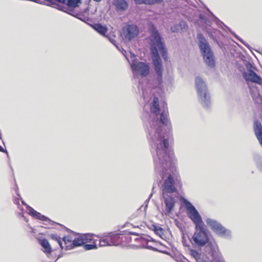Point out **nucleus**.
Segmentation results:
<instances>
[{
    "label": "nucleus",
    "instance_id": "6ab92c4d",
    "mask_svg": "<svg viewBox=\"0 0 262 262\" xmlns=\"http://www.w3.org/2000/svg\"><path fill=\"white\" fill-rule=\"evenodd\" d=\"M93 29L103 36H105L108 31L106 25H103L100 23H96L93 26Z\"/></svg>",
    "mask_w": 262,
    "mask_h": 262
},
{
    "label": "nucleus",
    "instance_id": "37998d69",
    "mask_svg": "<svg viewBox=\"0 0 262 262\" xmlns=\"http://www.w3.org/2000/svg\"><path fill=\"white\" fill-rule=\"evenodd\" d=\"M32 2H35L37 3H38V4H41L42 3V2L41 0H34V1H32Z\"/></svg>",
    "mask_w": 262,
    "mask_h": 262
},
{
    "label": "nucleus",
    "instance_id": "3c124183",
    "mask_svg": "<svg viewBox=\"0 0 262 262\" xmlns=\"http://www.w3.org/2000/svg\"><path fill=\"white\" fill-rule=\"evenodd\" d=\"M259 169L262 172V164L260 165V166L259 167Z\"/></svg>",
    "mask_w": 262,
    "mask_h": 262
},
{
    "label": "nucleus",
    "instance_id": "7c9ffc66",
    "mask_svg": "<svg viewBox=\"0 0 262 262\" xmlns=\"http://www.w3.org/2000/svg\"><path fill=\"white\" fill-rule=\"evenodd\" d=\"M135 240L139 241L142 243H143L144 242L145 243H147V242H148L149 241H153V242L154 241V239L152 238L150 236H148L147 238H146V239H144V238L141 237V238H137L135 239Z\"/></svg>",
    "mask_w": 262,
    "mask_h": 262
},
{
    "label": "nucleus",
    "instance_id": "20e7f679",
    "mask_svg": "<svg viewBox=\"0 0 262 262\" xmlns=\"http://www.w3.org/2000/svg\"><path fill=\"white\" fill-rule=\"evenodd\" d=\"M168 112L163 111L160 115V119L158 118V116L155 117L150 120L149 122L150 127H147L148 136L147 137L150 139L153 142L154 146L156 147L157 150V145L161 144H163V141L165 139V136L162 133V125L165 126L167 127L168 129L167 136L168 137L170 134V129L171 128V125L168 118ZM168 141V139H166ZM160 148L161 147L160 146Z\"/></svg>",
    "mask_w": 262,
    "mask_h": 262
},
{
    "label": "nucleus",
    "instance_id": "58836bf2",
    "mask_svg": "<svg viewBox=\"0 0 262 262\" xmlns=\"http://www.w3.org/2000/svg\"><path fill=\"white\" fill-rule=\"evenodd\" d=\"M0 151L6 153L7 157L9 158V155L7 150H6V149H4L1 145H0Z\"/></svg>",
    "mask_w": 262,
    "mask_h": 262
},
{
    "label": "nucleus",
    "instance_id": "0eeeda50",
    "mask_svg": "<svg viewBox=\"0 0 262 262\" xmlns=\"http://www.w3.org/2000/svg\"><path fill=\"white\" fill-rule=\"evenodd\" d=\"M246 70L243 72L242 75L247 82L262 85V78L254 71V67L248 62L246 64Z\"/></svg>",
    "mask_w": 262,
    "mask_h": 262
},
{
    "label": "nucleus",
    "instance_id": "2f4dec72",
    "mask_svg": "<svg viewBox=\"0 0 262 262\" xmlns=\"http://www.w3.org/2000/svg\"><path fill=\"white\" fill-rule=\"evenodd\" d=\"M182 25V23L179 25H174L171 27L170 30L172 32H178L179 31L180 26Z\"/></svg>",
    "mask_w": 262,
    "mask_h": 262
},
{
    "label": "nucleus",
    "instance_id": "ddd939ff",
    "mask_svg": "<svg viewBox=\"0 0 262 262\" xmlns=\"http://www.w3.org/2000/svg\"><path fill=\"white\" fill-rule=\"evenodd\" d=\"M165 205V210L167 214H169L173 210L176 200L173 195H162Z\"/></svg>",
    "mask_w": 262,
    "mask_h": 262
},
{
    "label": "nucleus",
    "instance_id": "de8ad7c7",
    "mask_svg": "<svg viewBox=\"0 0 262 262\" xmlns=\"http://www.w3.org/2000/svg\"><path fill=\"white\" fill-rule=\"evenodd\" d=\"M208 11L209 12V13H210V14L211 15V16H213V17H215V16L213 14V13L212 12H211L209 9H207Z\"/></svg>",
    "mask_w": 262,
    "mask_h": 262
},
{
    "label": "nucleus",
    "instance_id": "a211bd4d",
    "mask_svg": "<svg viewBox=\"0 0 262 262\" xmlns=\"http://www.w3.org/2000/svg\"><path fill=\"white\" fill-rule=\"evenodd\" d=\"M88 235L87 234H82V235H80L78 237L75 238L72 243V245L75 246V247L83 245L88 241Z\"/></svg>",
    "mask_w": 262,
    "mask_h": 262
},
{
    "label": "nucleus",
    "instance_id": "f704fd0d",
    "mask_svg": "<svg viewBox=\"0 0 262 262\" xmlns=\"http://www.w3.org/2000/svg\"><path fill=\"white\" fill-rule=\"evenodd\" d=\"M105 37L107 38L108 40H109L110 42L112 43L114 46H116L117 42L114 38L111 37L110 36H109L108 34H107Z\"/></svg>",
    "mask_w": 262,
    "mask_h": 262
},
{
    "label": "nucleus",
    "instance_id": "5701e85b",
    "mask_svg": "<svg viewBox=\"0 0 262 262\" xmlns=\"http://www.w3.org/2000/svg\"><path fill=\"white\" fill-rule=\"evenodd\" d=\"M153 230L154 231L155 233L160 237L162 239H164L166 238V236L165 235V231L162 227L157 226L156 225H153Z\"/></svg>",
    "mask_w": 262,
    "mask_h": 262
},
{
    "label": "nucleus",
    "instance_id": "cd10ccee",
    "mask_svg": "<svg viewBox=\"0 0 262 262\" xmlns=\"http://www.w3.org/2000/svg\"><path fill=\"white\" fill-rule=\"evenodd\" d=\"M231 34L233 35V36L239 41L241 43H242L245 46H246L248 49H250L251 47L242 38L239 37L237 35H236L234 32H232Z\"/></svg>",
    "mask_w": 262,
    "mask_h": 262
},
{
    "label": "nucleus",
    "instance_id": "a878e982",
    "mask_svg": "<svg viewBox=\"0 0 262 262\" xmlns=\"http://www.w3.org/2000/svg\"><path fill=\"white\" fill-rule=\"evenodd\" d=\"M81 21L86 23L92 28H93V26L95 25L96 23H94L92 17H77Z\"/></svg>",
    "mask_w": 262,
    "mask_h": 262
},
{
    "label": "nucleus",
    "instance_id": "603ef678",
    "mask_svg": "<svg viewBox=\"0 0 262 262\" xmlns=\"http://www.w3.org/2000/svg\"><path fill=\"white\" fill-rule=\"evenodd\" d=\"M197 262H206V261L202 260V259H201L199 261H197Z\"/></svg>",
    "mask_w": 262,
    "mask_h": 262
},
{
    "label": "nucleus",
    "instance_id": "9d476101",
    "mask_svg": "<svg viewBox=\"0 0 262 262\" xmlns=\"http://www.w3.org/2000/svg\"><path fill=\"white\" fill-rule=\"evenodd\" d=\"M123 33L125 38L130 41L138 35L139 30L137 25L129 24L123 29Z\"/></svg>",
    "mask_w": 262,
    "mask_h": 262
},
{
    "label": "nucleus",
    "instance_id": "864d4df0",
    "mask_svg": "<svg viewBox=\"0 0 262 262\" xmlns=\"http://www.w3.org/2000/svg\"><path fill=\"white\" fill-rule=\"evenodd\" d=\"M122 50H123V51H121V52H122V53H123V55H124V53H126V51H125V50H124V49H122Z\"/></svg>",
    "mask_w": 262,
    "mask_h": 262
},
{
    "label": "nucleus",
    "instance_id": "bb28decb",
    "mask_svg": "<svg viewBox=\"0 0 262 262\" xmlns=\"http://www.w3.org/2000/svg\"><path fill=\"white\" fill-rule=\"evenodd\" d=\"M51 239L57 242L61 249H63V246L61 241V237L56 234H51L50 235Z\"/></svg>",
    "mask_w": 262,
    "mask_h": 262
},
{
    "label": "nucleus",
    "instance_id": "423d86ee",
    "mask_svg": "<svg viewBox=\"0 0 262 262\" xmlns=\"http://www.w3.org/2000/svg\"><path fill=\"white\" fill-rule=\"evenodd\" d=\"M195 88L199 103L204 108L209 110L211 106L210 93L206 83L200 76L195 77Z\"/></svg>",
    "mask_w": 262,
    "mask_h": 262
},
{
    "label": "nucleus",
    "instance_id": "ea45409f",
    "mask_svg": "<svg viewBox=\"0 0 262 262\" xmlns=\"http://www.w3.org/2000/svg\"><path fill=\"white\" fill-rule=\"evenodd\" d=\"M149 116V113L148 112H146L145 114H144L143 117L142 118V120H143L144 123H145V121H146L145 118L148 117Z\"/></svg>",
    "mask_w": 262,
    "mask_h": 262
},
{
    "label": "nucleus",
    "instance_id": "7ed1b4c3",
    "mask_svg": "<svg viewBox=\"0 0 262 262\" xmlns=\"http://www.w3.org/2000/svg\"><path fill=\"white\" fill-rule=\"evenodd\" d=\"M189 218L195 225V231L190 242L194 247L202 248L211 241L208 236V230L206 227L202 217L194 205L187 199L183 201Z\"/></svg>",
    "mask_w": 262,
    "mask_h": 262
},
{
    "label": "nucleus",
    "instance_id": "f03ea898",
    "mask_svg": "<svg viewBox=\"0 0 262 262\" xmlns=\"http://www.w3.org/2000/svg\"><path fill=\"white\" fill-rule=\"evenodd\" d=\"M148 31L150 35V50L154 65V85L156 88L161 89L163 83V68L162 61L159 52H161L164 60L167 58V51L163 38L152 23L148 25Z\"/></svg>",
    "mask_w": 262,
    "mask_h": 262
},
{
    "label": "nucleus",
    "instance_id": "8fccbe9b",
    "mask_svg": "<svg viewBox=\"0 0 262 262\" xmlns=\"http://www.w3.org/2000/svg\"><path fill=\"white\" fill-rule=\"evenodd\" d=\"M115 46V47H116V48H117L119 50H120V51H121V50L120 49V48H119V46L117 45V43H116V46Z\"/></svg>",
    "mask_w": 262,
    "mask_h": 262
},
{
    "label": "nucleus",
    "instance_id": "49530a36",
    "mask_svg": "<svg viewBox=\"0 0 262 262\" xmlns=\"http://www.w3.org/2000/svg\"><path fill=\"white\" fill-rule=\"evenodd\" d=\"M129 234L132 235H138V234L136 232H129Z\"/></svg>",
    "mask_w": 262,
    "mask_h": 262
},
{
    "label": "nucleus",
    "instance_id": "6e6d98bb",
    "mask_svg": "<svg viewBox=\"0 0 262 262\" xmlns=\"http://www.w3.org/2000/svg\"><path fill=\"white\" fill-rule=\"evenodd\" d=\"M199 16L202 17V16H204L202 14H199Z\"/></svg>",
    "mask_w": 262,
    "mask_h": 262
},
{
    "label": "nucleus",
    "instance_id": "f257e3e1",
    "mask_svg": "<svg viewBox=\"0 0 262 262\" xmlns=\"http://www.w3.org/2000/svg\"><path fill=\"white\" fill-rule=\"evenodd\" d=\"M169 141L167 139L163 141V144L157 145V156L154 157L155 171L159 174L162 179L167 176L162 185V195H173L177 192L174 186L172 176L176 168L173 162V152L169 150Z\"/></svg>",
    "mask_w": 262,
    "mask_h": 262
},
{
    "label": "nucleus",
    "instance_id": "79ce46f5",
    "mask_svg": "<svg viewBox=\"0 0 262 262\" xmlns=\"http://www.w3.org/2000/svg\"><path fill=\"white\" fill-rule=\"evenodd\" d=\"M18 214L20 216L22 217L24 219V220H25L26 222L28 221L26 217L24 216V213L23 212H20L18 213Z\"/></svg>",
    "mask_w": 262,
    "mask_h": 262
},
{
    "label": "nucleus",
    "instance_id": "9b49d317",
    "mask_svg": "<svg viewBox=\"0 0 262 262\" xmlns=\"http://www.w3.org/2000/svg\"><path fill=\"white\" fill-rule=\"evenodd\" d=\"M51 5H54V7H56L59 10L66 12L67 14L72 16H78L73 14V11L71 9H69L66 6V0H45Z\"/></svg>",
    "mask_w": 262,
    "mask_h": 262
},
{
    "label": "nucleus",
    "instance_id": "1a4fd4ad",
    "mask_svg": "<svg viewBox=\"0 0 262 262\" xmlns=\"http://www.w3.org/2000/svg\"><path fill=\"white\" fill-rule=\"evenodd\" d=\"M18 189V187L16 186V188L15 189V191L16 194H17V195L18 197L20 198V200H21V203L23 204V205H24V206H26V208H27V209L29 211V214L30 215H31L33 217H34L35 219H37V220H40V221H49L51 223V224H54V221L51 220L48 217H47V216H45L43 215H42L39 212H38L36 211V210H35L33 208H32L30 206L28 205L24 201V200L21 199V198L20 196V195L19 193Z\"/></svg>",
    "mask_w": 262,
    "mask_h": 262
},
{
    "label": "nucleus",
    "instance_id": "c756f323",
    "mask_svg": "<svg viewBox=\"0 0 262 262\" xmlns=\"http://www.w3.org/2000/svg\"><path fill=\"white\" fill-rule=\"evenodd\" d=\"M130 58L132 59L131 62H130L128 58L125 56L126 59L127 60V61L129 62V63H135V62H136L138 60V59L136 58L135 54L134 53H133L132 52H130Z\"/></svg>",
    "mask_w": 262,
    "mask_h": 262
},
{
    "label": "nucleus",
    "instance_id": "a18cd8bd",
    "mask_svg": "<svg viewBox=\"0 0 262 262\" xmlns=\"http://www.w3.org/2000/svg\"><path fill=\"white\" fill-rule=\"evenodd\" d=\"M64 228L66 229V231L69 233L72 232V231H71L70 229L66 228V227H64Z\"/></svg>",
    "mask_w": 262,
    "mask_h": 262
},
{
    "label": "nucleus",
    "instance_id": "c9c22d12",
    "mask_svg": "<svg viewBox=\"0 0 262 262\" xmlns=\"http://www.w3.org/2000/svg\"><path fill=\"white\" fill-rule=\"evenodd\" d=\"M75 247V246L72 245V243H70L69 245H66L64 247L63 246V249H65L66 251L73 249Z\"/></svg>",
    "mask_w": 262,
    "mask_h": 262
},
{
    "label": "nucleus",
    "instance_id": "f3484780",
    "mask_svg": "<svg viewBox=\"0 0 262 262\" xmlns=\"http://www.w3.org/2000/svg\"><path fill=\"white\" fill-rule=\"evenodd\" d=\"M118 238V235H115L112 237H108L105 238H102L99 240V246H110L112 245H115L116 242H115L113 238Z\"/></svg>",
    "mask_w": 262,
    "mask_h": 262
},
{
    "label": "nucleus",
    "instance_id": "c85d7f7f",
    "mask_svg": "<svg viewBox=\"0 0 262 262\" xmlns=\"http://www.w3.org/2000/svg\"><path fill=\"white\" fill-rule=\"evenodd\" d=\"M83 247L85 250L96 249L97 247L96 244H83Z\"/></svg>",
    "mask_w": 262,
    "mask_h": 262
},
{
    "label": "nucleus",
    "instance_id": "4c0bfd02",
    "mask_svg": "<svg viewBox=\"0 0 262 262\" xmlns=\"http://www.w3.org/2000/svg\"><path fill=\"white\" fill-rule=\"evenodd\" d=\"M143 248H145L146 249H149V250H152L154 251H158V249L156 248H154L151 246H148V245H147L146 246H143L142 247Z\"/></svg>",
    "mask_w": 262,
    "mask_h": 262
},
{
    "label": "nucleus",
    "instance_id": "473e14b6",
    "mask_svg": "<svg viewBox=\"0 0 262 262\" xmlns=\"http://www.w3.org/2000/svg\"><path fill=\"white\" fill-rule=\"evenodd\" d=\"M62 239L64 242L65 244H67L71 242L72 238L70 235H68L63 236Z\"/></svg>",
    "mask_w": 262,
    "mask_h": 262
},
{
    "label": "nucleus",
    "instance_id": "4468645a",
    "mask_svg": "<svg viewBox=\"0 0 262 262\" xmlns=\"http://www.w3.org/2000/svg\"><path fill=\"white\" fill-rule=\"evenodd\" d=\"M207 225L217 235L219 234L220 232L222 230L224 226L222 224L216 220L208 218L206 220Z\"/></svg>",
    "mask_w": 262,
    "mask_h": 262
},
{
    "label": "nucleus",
    "instance_id": "09e8293b",
    "mask_svg": "<svg viewBox=\"0 0 262 262\" xmlns=\"http://www.w3.org/2000/svg\"><path fill=\"white\" fill-rule=\"evenodd\" d=\"M47 221L49 222V224L52 225V224H51V223H50L49 221ZM54 222V224L53 225H55V224H58V225H60V224H57V223H56V222Z\"/></svg>",
    "mask_w": 262,
    "mask_h": 262
},
{
    "label": "nucleus",
    "instance_id": "4d7b16f0",
    "mask_svg": "<svg viewBox=\"0 0 262 262\" xmlns=\"http://www.w3.org/2000/svg\"><path fill=\"white\" fill-rule=\"evenodd\" d=\"M94 1H96V2H100L101 1V0H94Z\"/></svg>",
    "mask_w": 262,
    "mask_h": 262
},
{
    "label": "nucleus",
    "instance_id": "aec40b11",
    "mask_svg": "<svg viewBox=\"0 0 262 262\" xmlns=\"http://www.w3.org/2000/svg\"><path fill=\"white\" fill-rule=\"evenodd\" d=\"M134 3L137 5H154L160 4L163 3V0H133Z\"/></svg>",
    "mask_w": 262,
    "mask_h": 262
},
{
    "label": "nucleus",
    "instance_id": "0e129e2a",
    "mask_svg": "<svg viewBox=\"0 0 262 262\" xmlns=\"http://www.w3.org/2000/svg\"><path fill=\"white\" fill-rule=\"evenodd\" d=\"M56 260H55V261H54V262H56Z\"/></svg>",
    "mask_w": 262,
    "mask_h": 262
},
{
    "label": "nucleus",
    "instance_id": "b1692460",
    "mask_svg": "<svg viewBox=\"0 0 262 262\" xmlns=\"http://www.w3.org/2000/svg\"><path fill=\"white\" fill-rule=\"evenodd\" d=\"M115 3L116 7L122 10H125L128 6V3L125 0H116Z\"/></svg>",
    "mask_w": 262,
    "mask_h": 262
},
{
    "label": "nucleus",
    "instance_id": "39448f33",
    "mask_svg": "<svg viewBox=\"0 0 262 262\" xmlns=\"http://www.w3.org/2000/svg\"><path fill=\"white\" fill-rule=\"evenodd\" d=\"M198 45L207 67L213 69L215 67V59L211 47L204 35L201 33L196 34Z\"/></svg>",
    "mask_w": 262,
    "mask_h": 262
},
{
    "label": "nucleus",
    "instance_id": "bf43d9fd",
    "mask_svg": "<svg viewBox=\"0 0 262 262\" xmlns=\"http://www.w3.org/2000/svg\"><path fill=\"white\" fill-rule=\"evenodd\" d=\"M183 25V26H185V25H186V24H185V23H184Z\"/></svg>",
    "mask_w": 262,
    "mask_h": 262
},
{
    "label": "nucleus",
    "instance_id": "412c9836",
    "mask_svg": "<svg viewBox=\"0 0 262 262\" xmlns=\"http://www.w3.org/2000/svg\"><path fill=\"white\" fill-rule=\"evenodd\" d=\"M217 235L228 240H230L232 237V231L225 227H223Z\"/></svg>",
    "mask_w": 262,
    "mask_h": 262
},
{
    "label": "nucleus",
    "instance_id": "2eb2a0df",
    "mask_svg": "<svg viewBox=\"0 0 262 262\" xmlns=\"http://www.w3.org/2000/svg\"><path fill=\"white\" fill-rule=\"evenodd\" d=\"M150 113L156 117L158 116L160 112L159 98L155 96L154 97L150 107Z\"/></svg>",
    "mask_w": 262,
    "mask_h": 262
},
{
    "label": "nucleus",
    "instance_id": "a19ab883",
    "mask_svg": "<svg viewBox=\"0 0 262 262\" xmlns=\"http://www.w3.org/2000/svg\"><path fill=\"white\" fill-rule=\"evenodd\" d=\"M20 200V198L18 196V198L16 199H14V203L17 205L18 206H19L20 204H19V200Z\"/></svg>",
    "mask_w": 262,
    "mask_h": 262
},
{
    "label": "nucleus",
    "instance_id": "e433bc0d",
    "mask_svg": "<svg viewBox=\"0 0 262 262\" xmlns=\"http://www.w3.org/2000/svg\"><path fill=\"white\" fill-rule=\"evenodd\" d=\"M182 243H183V245L185 247H189L190 248V245H188L187 243V241L186 239H185L184 236L183 235V237H182Z\"/></svg>",
    "mask_w": 262,
    "mask_h": 262
},
{
    "label": "nucleus",
    "instance_id": "4be33fe9",
    "mask_svg": "<svg viewBox=\"0 0 262 262\" xmlns=\"http://www.w3.org/2000/svg\"><path fill=\"white\" fill-rule=\"evenodd\" d=\"M81 2L82 0H66V6L74 11L73 9L79 7Z\"/></svg>",
    "mask_w": 262,
    "mask_h": 262
},
{
    "label": "nucleus",
    "instance_id": "13d9d810",
    "mask_svg": "<svg viewBox=\"0 0 262 262\" xmlns=\"http://www.w3.org/2000/svg\"><path fill=\"white\" fill-rule=\"evenodd\" d=\"M163 253H167V252H166V251H163Z\"/></svg>",
    "mask_w": 262,
    "mask_h": 262
},
{
    "label": "nucleus",
    "instance_id": "c03bdc74",
    "mask_svg": "<svg viewBox=\"0 0 262 262\" xmlns=\"http://www.w3.org/2000/svg\"><path fill=\"white\" fill-rule=\"evenodd\" d=\"M152 196V193H151L149 195V196L148 198L146 200V202H147L148 203V202H149V200L150 199V198H151V196Z\"/></svg>",
    "mask_w": 262,
    "mask_h": 262
},
{
    "label": "nucleus",
    "instance_id": "6e6552de",
    "mask_svg": "<svg viewBox=\"0 0 262 262\" xmlns=\"http://www.w3.org/2000/svg\"><path fill=\"white\" fill-rule=\"evenodd\" d=\"M130 66L134 74L139 73L142 77L147 76L149 73L150 68L146 62L138 60L135 63H130Z\"/></svg>",
    "mask_w": 262,
    "mask_h": 262
},
{
    "label": "nucleus",
    "instance_id": "5fc2aeb1",
    "mask_svg": "<svg viewBox=\"0 0 262 262\" xmlns=\"http://www.w3.org/2000/svg\"><path fill=\"white\" fill-rule=\"evenodd\" d=\"M213 18H215L214 19V20L216 21V19L218 18L217 17H213Z\"/></svg>",
    "mask_w": 262,
    "mask_h": 262
},
{
    "label": "nucleus",
    "instance_id": "393cba45",
    "mask_svg": "<svg viewBox=\"0 0 262 262\" xmlns=\"http://www.w3.org/2000/svg\"><path fill=\"white\" fill-rule=\"evenodd\" d=\"M189 251H190V255L193 257V258H195V259L196 260V262L197 261H199L200 260H201V253H199L198 251L194 250V249H191V248H189Z\"/></svg>",
    "mask_w": 262,
    "mask_h": 262
},
{
    "label": "nucleus",
    "instance_id": "72a5a7b5",
    "mask_svg": "<svg viewBox=\"0 0 262 262\" xmlns=\"http://www.w3.org/2000/svg\"><path fill=\"white\" fill-rule=\"evenodd\" d=\"M200 18V21L202 22H205L207 26H209L211 27V24L210 23V21L208 20L209 17H199Z\"/></svg>",
    "mask_w": 262,
    "mask_h": 262
},
{
    "label": "nucleus",
    "instance_id": "052dcab7",
    "mask_svg": "<svg viewBox=\"0 0 262 262\" xmlns=\"http://www.w3.org/2000/svg\"><path fill=\"white\" fill-rule=\"evenodd\" d=\"M58 259H59V257H57V258H56V260H58Z\"/></svg>",
    "mask_w": 262,
    "mask_h": 262
},
{
    "label": "nucleus",
    "instance_id": "f8f14e48",
    "mask_svg": "<svg viewBox=\"0 0 262 262\" xmlns=\"http://www.w3.org/2000/svg\"><path fill=\"white\" fill-rule=\"evenodd\" d=\"M208 250V254L213 260H219L222 257V254L216 243L210 242L206 245Z\"/></svg>",
    "mask_w": 262,
    "mask_h": 262
},
{
    "label": "nucleus",
    "instance_id": "dca6fc26",
    "mask_svg": "<svg viewBox=\"0 0 262 262\" xmlns=\"http://www.w3.org/2000/svg\"><path fill=\"white\" fill-rule=\"evenodd\" d=\"M39 243L43 248V252L49 257L52 252V249L48 241L46 238H43L40 239Z\"/></svg>",
    "mask_w": 262,
    "mask_h": 262
},
{
    "label": "nucleus",
    "instance_id": "e2e57ef3",
    "mask_svg": "<svg viewBox=\"0 0 262 262\" xmlns=\"http://www.w3.org/2000/svg\"><path fill=\"white\" fill-rule=\"evenodd\" d=\"M58 259H59V257H57V258H56V260H58Z\"/></svg>",
    "mask_w": 262,
    "mask_h": 262
},
{
    "label": "nucleus",
    "instance_id": "680f3d73",
    "mask_svg": "<svg viewBox=\"0 0 262 262\" xmlns=\"http://www.w3.org/2000/svg\"><path fill=\"white\" fill-rule=\"evenodd\" d=\"M58 259H59V257H57V258H56V260H58Z\"/></svg>",
    "mask_w": 262,
    "mask_h": 262
}]
</instances>
